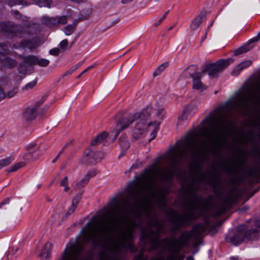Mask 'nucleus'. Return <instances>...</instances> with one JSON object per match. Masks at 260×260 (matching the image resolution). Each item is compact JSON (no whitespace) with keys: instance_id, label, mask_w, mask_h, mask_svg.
I'll use <instances>...</instances> for the list:
<instances>
[{"instance_id":"nucleus-1","label":"nucleus","mask_w":260,"mask_h":260,"mask_svg":"<svg viewBox=\"0 0 260 260\" xmlns=\"http://www.w3.org/2000/svg\"><path fill=\"white\" fill-rule=\"evenodd\" d=\"M166 161L169 166L165 171L154 163L145 169L140 181L131 183L125 197L118 201L113 199L101 218L108 219L100 227L87 222L80 232L83 243L91 242L93 248L100 247L109 252L113 257L107 260H120L121 249L128 248L132 252L135 251L133 234L139 227L141 247L135 260H145L144 252L158 248L159 233L164 230V222L154 211L153 201L156 199L161 210L166 206L161 182L179 173L182 175L186 194L184 204L187 211L182 214L170 211L171 231L175 233L197 218V142H177L166 155Z\"/></svg>"},{"instance_id":"nucleus-2","label":"nucleus","mask_w":260,"mask_h":260,"mask_svg":"<svg viewBox=\"0 0 260 260\" xmlns=\"http://www.w3.org/2000/svg\"><path fill=\"white\" fill-rule=\"evenodd\" d=\"M149 115L150 113L148 110H143L140 112L129 113L123 116L117 122L114 129L116 132V135L118 136L122 131L127 128L134 122L136 121L133 133V140L136 141L142 138L146 134L147 128L152 125H154V128L151 134L152 138L149 140V141H150L155 137L159 123L148 122L147 120Z\"/></svg>"},{"instance_id":"nucleus-3","label":"nucleus","mask_w":260,"mask_h":260,"mask_svg":"<svg viewBox=\"0 0 260 260\" xmlns=\"http://www.w3.org/2000/svg\"><path fill=\"white\" fill-rule=\"evenodd\" d=\"M208 224L207 223L206 226L202 224H196L192 230L183 231L178 238H173L170 240L164 239L165 249L169 253V255L167 257L163 256L152 260H183L184 257L179 253V251L188 244L190 238H193L197 240L206 231Z\"/></svg>"},{"instance_id":"nucleus-4","label":"nucleus","mask_w":260,"mask_h":260,"mask_svg":"<svg viewBox=\"0 0 260 260\" xmlns=\"http://www.w3.org/2000/svg\"><path fill=\"white\" fill-rule=\"evenodd\" d=\"M234 60L233 58H230L226 59H220L214 63L207 64L202 69V73L203 74L207 73L209 76L215 78L233 62Z\"/></svg>"},{"instance_id":"nucleus-5","label":"nucleus","mask_w":260,"mask_h":260,"mask_svg":"<svg viewBox=\"0 0 260 260\" xmlns=\"http://www.w3.org/2000/svg\"><path fill=\"white\" fill-rule=\"evenodd\" d=\"M104 157V153L101 151H94L88 149L84 152V155L80 159L82 164L86 165L94 164L101 160Z\"/></svg>"},{"instance_id":"nucleus-6","label":"nucleus","mask_w":260,"mask_h":260,"mask_svg":"<svg viewBox=\"0 0 260 260\" xmlns=\"http://www.w3.org/2000/svg\"><path fill=\"white\" fill-rule=\"evenodd\" d=\"M248 228L246 225H241L237 228V232L232 237L226 238V240L232 243L233 245L237 246L242 243L244 240L243 231Z\"/></svg>"},{"instance_id":"nucleus-7","label":"nucleus","mask_w":260,"mask_h":260,"mask_svg":"<svg viewBox=\"0 0 260 260\" xmlns=\"http://www.w3.org/2000/svg\"><path fill=\"white\" fill-rule=\"evenodd\" d=\"M118 135H116V132L113 129L110 133L103 132L97 136V137L101 143H103V145H107L110 143L113 142L117 137Z\"/></svg>"},{"instance_id":"nucleus-8","label":"nucleus","mask_w":260,"mask_h":260,"mask_svg":"<svg viewBox=\"0 0 260 260\" xmlns=\"http://www.w3.org/2000/svg\"><path fill=\"white\" fill-rule=\"evenodd\" d=\"M203 74V73L201 72V73L198 72L190 74V77L193 79V89L203 91L207 88V87L203 85L201 80Z\"/></svg>"},{"instance_id":"nucleus-9","label":"nucleus","mask_w":260,"mask_h":260,"mask_svg":"<svg viewBox=\"0 0 260 260\" xmlns=\"http://www.w3.org/2000/svg\"><path fill=\"white\" fill-rule=\"evenodd\" d=\"M83 193V190L80 191L73 199L71 207L69 209L68 212L66 213L65 215L63 217L62 219L63 220L66 219L68 217V216H69L70 214H71L74 212V211H75V210L77 208V205L79 204V203L81 200V197H82Z\"/></svg>"},{"instance_id":"nucleus-10","label":"nucleus","mask_w":260,"mask_h":260,"mask_svg":"<svg viewBox=\"0 0 260 260\" xmlns=\"http://www.w3.org/2000/svg\"><path fill=\"white\" fill-rule=\"evenodd\" d=\"M38 111L32 107H28L24 109L22 112L23 118L26 121L35 119L37 116Z\"/></svg>"},{"instance_id":"nucleus-11","label":"nucleus","mask_w":260,"mask_h":260,"mask_svg":"<svg viewBox=\"0 0 260 260\" xmlns=\"http://www.w3.org/2000/svg\"><path fill=\"white\" fill-rule=\"evenodd\" d=\"M38 44L36 42L23 40L21 41L19 45L14 44L13 48L17 49L19 48L27 47L29 49H34L38 47Z\"/></svg>"},{"instance_id":"nucleus-12","label":"nucleus","mask_w":260,"mask_h":260,"mask_svg":"<svg viewBox=\"0 0 260 260\" xmlns=\"http://www.w3.org/2000/svg\"><path fill=\"white\" fill-rule=\"evenodd\" d=\"M259 236V231L256 229H250L244 234V238H246L249 240H256L258 239Z\"/></svg>"},{"instance_id":"nucleus-13","label":"nucleus","mask_w":260,"mask_h":260,"mask_svg":"<svg viewBox=\"0 0 260 260\" xmlns=\"http://www.w3.org/2000/svg\"><path fill=\"white\" fill-rule=\"evenodd\" d=\"M3 65L9 69H13L15 68L17 62L15 59L10 57H6L3 59L2 62Z\"/></svg>"},{"instance_id":"nucleus-14","label":"nucleus","mask_w":260,"mask_h":260,"mask_svg":"<svg viewBox=\"0 0 260 260\" xmlns=\"http://www.w3.org/2000/svg\"><path fill=\"white\" fill-rule=\"evenodd\" d=\"M19 57L23 59L24 61L30 64H37L38 57L34 55H28L24 56L22 55H19Z\"/></svg>"},{"instance_id":"nucleus-15","label":"nucleus","mask_w":260,"mask_h":260,"mask_svg":"<svg viewBox=\"0 0 260 260\" xmlns=\"http://www.w3.org/2000/svg\"><path fill=\"white\" fill-rule=\"evenodd\" d=\"M239 167L237 166L236 163H234L231 166L225 165L224 168L225 173L229 175H234L236 171H239Z\"/></svg>"},{"instance_id":"nucleus-16","label":"nucleus","mask_w":260,"mask_h":260,"mask_svg":"<svg viewBox=\"0 0 260 260\" xmlns=\"http://www.w3.org/2000/svg\"><path fill=\"white\" fill-rule=\"evenodd\" d=\"M10 198H5L0 204V209L4 211H9L12 207Z\"/></svg>"},{"instance_id":"nucleus-17","label":"nucleus","mask_w":260,"mask_h":260,"mask_svg":"<svg viewBox=\"0 0 260 260\" xmlns=\"http://www.w3.org/2000/svg\"><path fill=\"white\" fill-rule=\"evenodd\" d=\"M15 26L11 25L9 23L2 22L0 23V28L1 30L5 32H13L15 30Z\"/></svg>"},{"instance_id":"nucleus-18","label":"nucleus","mask_w":260,"mask_h":260,"mask_svg":"<svg viewBox=\"0 0 260 260\" xmlns=\"http://www.w3.org/2000/svg\"><path fill=\"white\" fill-rule=\"evenodd\" d=\"M41 21L43 24H45L48 26H56L55 17L44 16L42 18Z\"/></svg>"},{"instance_id":"nucleus-19","label":"nucleus","mask_w":260,"mask_h":260,"mask_svg":"<svg viewBox=\"0 0 260 260\" xmlns=\"http://www.w3.org/2000/svg\"><path fill=\"white\" fill-rule=\"evenodd\" d=\"M18 91V89L17 87H13L9 90L5 89L4 90V99L11 98L17 94Z\"/></svg>"},{"instance_id":"nucleus-20","label":"nucleus","mask_w":260,"mask_h":260,"mask_svg":"<svg viewBox=\"0 0 260 260\" xmlns=\"http://www.w3.org/2000/svg\"><path fill=\"white\" fill-rule=\"evenodd\" d=\"M119 143L120 147L123 150H127L129 147V143L127 138L125 136H121L119 139Z\"/></svg>"},{"instance_id":"nucleus-21","label":"nucleus","mask_w":260,"mask_h":260,"mask_svg":"<svg viewBox=\"0 0 260 260\" xmlns=\"http://www.w3.org/2000/svg\"><path fill=\"white\" fill-rule=\"evenodd\" d=\"M202 21V16L201 15H198L196 18H195L192 21L190 27L192 30H196L197 29L200 24H201Z\"/></svg>"},{"instance_id":"nucleus-22","label":"nucleus","mask_w":260,"mask_h":260,"mask_svg":"<svg viewBox=\"0 0 260 260\" xmlns=\"http://www.w3.org/2000/svg\"><path fill=\"white\" fill-rule=\"evenodd\" d=\"M251 49V48L248 47V44H245L236 50H234V54L235 56H238L241 54L245 53Z\"/></svg>"},{"instance_id":"nucleus-23","label":"nucleus","mask_w":260,"mask_h":260,"mask_svg":"<svg viewBox=\"0 0 260 260\" xmlns=\"http://www.w3.org/2000/svg\"><path fill=\"white\" fill-rule=\"evenodd\" d=\"M60 186L64 188V191L68 192L71 190L70 187L69 186V179L67 176H65L60 182Z\"/></svg>"},{"instance_id":"nucleus-24","label":"nucleus","mask_w":260,"mask_h":260,"mask_svg":"<svg viewBox=\"0 0 260 260\" xmlns=\"http://www.w3.org/2000/svg\"><path fill=\"white\" fill-rule=\"evenodd\" d=\"M36 4L39 6L50 7V5L52 3L51 0H32Z\"/></svg>"},{"instance_id":"nucleus-25","label":"nucleus","mask_w":260,"mask_h":260,"mask_svg":"<svg viewBox=\"0 0 260 260\" xmlns=\"http://www.w3.org/2000/svg\"><path fill=\"white\" fill-rule=\"evenodd\" d=\"M168 66V62H165L159 66H158L156 70L153 72V76L154 77H155L160 74Z\"/></svg>"},{"instance_id":"nucleus-26","label":"nucleus","mask_w":260,"mask_h":260,"mask_svg":"<svg viewBox=\"0 0 260 260\" xmlns=\"http://www.w3.org/2000/svg\"><path fill=\"white\" fill-rule=\"evenodd\" d=\"M189 107H186L184 110L183 111L182 114L178 117V122L181 123L183 121L187 120V116L189 113Z\"/></svg>"},{"instance_id":"nucleus-27","label":"nucleus","mask_w":260,"mask_h":260,"mask_svg":"<svg viewBox=\"0 0 260 260\" xmlns=\"http://www.w3.org/2000/svg\"><path fill=\"white\" fill-rule=\"evenodd\" d=\"M56 26L60 24H65L67 23V17L66 16L55 17Z\"/></svg>"},{"instance_id":"nucleus-28","label":"nucleus","mask_w":260,"mask_h":260,"mask_svg":"<svg viewBox=\"0 0 260 260\" xmlns=\"http://www.w3.org/2000/svg\"><path fill=\"white\" fill-rule=\"evenodd\" d=\"M0 47L3 48V51H0V63L2 62V57H4L10 54V50L6 48V46L3 44H1Z\"/></svg>"},{"instance_id":"nucleus-29","label":"nucleus","mask_w":260,"mask_h":260,"mask_svg":"<svg viewBox=\"0 0 260 260\" xmlns=\"http://www.w3.org/2000/svg\"><path fill=\"white\" fill-rule=\"evenodd\" d=\"M47 96L44 95L41 97V98L38 100L34 106H32L37 111L40 108L41 106L44 103L47 99Z\"/></svg>"},{"instance_id":"nucleus-30","label":"nucleus","mask_w":260,"mask_h":260,"mask_svg":"<svg viewBox=\"0 0 260 260\" xmlns=\"http://www.w3.org/2000/svg\"><path fill=\"white\" fill-rule=\"evenodd\" d=\"M26 165V162L24 161H21L16 163L10 170H7L8 172H12L14 171H16L19 169L20 168L25 166Z\"/></svg>"},{"instance_id":"nucleus-31","label":"nucleus","mask_w":260,"mask_h":260,"mask_svg":"<svg viewBox=\"0 0 260 260\" xmlns=\"http://www.w3.org/2000/svg\"><path fill=\"white\" fill-rule=\"evenodd\" d=\"M96 175V172L95 170H90L84 176V178L89 182L90 178L94 177Z\"/></svg>"},{"instance_id":"nucleus-32","label":"nucleus","mask_w":260,"mask_h":260,"mask_svg":"<svg viewBox=\"0 0 260 260\" xmlns=\"http://www.w3.org/2000/svg\"><path fill=\"white\" fill-rule=\"evenodd\" d=\"M13 159L12 157H8L5 159H1L0 160V165L2 168L6 167L11 164Z\"/></svg>"},{"instance_id":"nucleus-33","label":"nucleus","mask_w":260,"mask_h":260,"mask_svg":"<svg viewBox=\"0 0 260 260\" xmlns=\"http://www.w3.org/2000/svg\"><path fill=\"white\" fill-rule=\"evenodd\" d=\"M16 5H22L23 6H26L27 2L24 0H10L9 2V5L13 6Z\"/></svg>"},{"instance_id":"nucleus-34","label":"nucleus","mask_w":260,"mask_h":260,"mask_svg":"<svg viewBox=\"0 0 260 260\" xmlns=\"http://www.w3.org/2000/svg\"><path fill=\"white\" fill-rule=\"evenodd\" d=\"M75 27L72 25H68L64 28V32L66 35H71L75 30Z\"/></svg>"},{"instance_id":"nucleus-35","label":"nucleus","mask_w":260,"mask_h":260,"mask_svg":"<svg viewBox=\"0 0 260 260\" xmlns=\"http://www.w3.org/2000/svg\"><path fill=\"white\" fill-rule=\"evenodd\" d=\"M88 183V182L84 178H83L81 180L76 183V187L78 189H80L85 187Z\"/></svg>"},{"instance_id":"nucleus-36","label":"nucleus","mask_w":260,"mask_h":260,"mask_svg":"<svg viewBox=\"0 0 260 260\" xmlns=\"http://www.w3.org/2000/svg\"><path fill=\"white\" fill-rule=\"evenodd\" d=\"M49 63V61L47 59L44 58L39 59L38 58L37 64H38L41 67H46L48 65Z\"/></svg>"},{"instance_id":"nucleus-37","label":"nucleus","mask_w":260,"mask_h":260,"mask_svg":"<svg viewBox=\"0 0 260 260\" xmlns=\"http://www.w3.org/2000/svg\"><path fill=\"white\" fill-rule=\"evenodd\" d=\"M251 64L252 61L250 60H247L241 62L238 66H240L239 67L243 70L244 69L249 67Z\"/></svg>"},{"instance_id":"nucleus-38","label":"nucleus","mask_w":260,"mask_h":260,"mask_svg":"<svg viewBox=\"0 0 260 260\" xmlns=\"http://www.w3.org/2000/svg\"><path fill=\"white\" fill-rule=\"evenodd\" d=\"M50 254V250H47L46 252H42L40 254V256L42 258V260H49Z\"/></svg>"},{"instance_id":"nucleus-39","label":"nucleus","mask_w":260,"mask_h":260,"mask_svg":"<svg viewBox=\"0 0 260 260\" xmlns=\"http://www.w3.org/2000/svg\"><path fill=\"white\" fill-rule=\"evenodd\" d=\"M36 81H32L27 83L22 88V90H25L32 88L36 85Z\"/></svg>"},{"instance_id":"nucleus-40","label":"nucleus","mask_w":260,"mask_h":260,"mask_svg":"<svg viewBox=\"0 0 260 260\" xmlns=\"http://www.w3.org/2000/svg\"><path fill=\"white\" fill-rule=\"evenodd\" d=\"M68 46V40L65 39L62 40L59 44V47L61 49L64 50H66Z\"/></svg>"},{"instance_id":"nucleus-41","label":"nucleus","mask_w":260,"mask_h":260,"mask_svg":"<svg viewBox=\"0 0 260 260\" xmlns=\"http://www.w3.org/2000/svg\"><path fill=\"white\" fill-rule=\"evenodd\" d=\"M60 53V49L58 48H54L52 49H51L49 51V53L51 55H54V56H57Z\"/></svg>"},{"instance_id":"nucleus-42","label":"nucleus","mask_w":260,"mask_h":260,"mask_svg":"<svg viewBox=\"0 0 260 260\" xmlns=\"http://www.w3.org/2000/svg\"><path fill=\"white\" fill-rule=\"evenodd\" d=\"M238 65L233 70L232 74L234 76L238 75L242 70L239 67Z\"/></svg>"},{"instance_id":"nucleus-43","label":"nucleus","mask_w":260,"mask_h":260,"mask_svg":"<svg viewBox=\"0 0 260 260\" xmlns=\"http://www.w3.org/2000/svg\"><path fill=\"white\" fill-rule=\"evenodd\" d=\"M99 143H101L100 142V141L99 140V139L96 136L94 139H93V140H92L91 141L90 146H95Z\"/></svg>"},{"instance_id":"nucleus-44","label":"nucleus","mask_w":260,"mask_h":260,"mask_svg":"<svg viewBox=\"0 0 260 260\" xmlns=\"http://www.w3.org/2000/svg\"><path fill=\"white\" fill-rule=\"evenodd\" d=\"M25 160L29 161L31 160H35L36 158H34L32 157V154L31 153H28L25 156Z\"/></svg>"},{"instance_id":"nucleus-45","label":"nucleus","mask_w":260,"mask_h":260,"mask_svg":"<svg viewBox=\"0 0 260 260\" xmlns=\"http://www.w3.org/2000/svg\"><path fill=\"white\" fill-rule=\"evenodd\" d=\"M259 39H260V31H259V32L257 36L255 38L251 39L248 41V44L252 43L254 42H257L259 40Z\"/></svg>"},{"instance_id":"nucleus-46","label":"nucleus","mask_w":260,"mask_h":260,"mask_svg":"<svg viewBox=\"0 0 260 260\" xmlns=\"http://www.w3.org/2000/svg\"><path fill=\"white\" fill-rule=\"evenodd\" d=\"M164 109L163 108H159L157 110V114L158 116H161L163 114Z\"/></svg>"},{"instance_id":"nucleus-47","label":"nucleus","mask_w":260,"mask_h":260,"mask_svg":"<svg viewBox=\"0 0 260 260\" xmlns=\"http://www.w3.org/2000/svg\"><path fill=\"white\" fill-rule=\"evenodd\" d=\"M4 99V90L0 86V101Z\"/></svg>"},{"instance_id":"nucleus-48","label":"nucleus","mask_w":260,"mask_h":260,"mask_svg":"<svg viewBox=\"0 0 260 260\" xmlns=\"http://www.w3.org/2000/svg\"><path fill=\"white\" fill-rule=\"evenodd\" d=\"M169 13V11L166 12L165 14L162 16V17L159 19V20L158 22V24H160L162 20L166 18L167 15Z\"/></svg>"},{"instance_id":"nucleus-49","label":"nucleus","mask_w":260,"mask_h":260,"mask_svg":"<svg viewBox=\"0 0 260 260\" xmlns=\"http://www.w3.org/2000/svg\"><path fill=\"white\" fill-rule=\"evenodd\" d=\"M83 63V61H81L80 62H78L76 65L75 66V68L73 69V71H75L77 70L79 67L81 66Z\"/></svg>"},{"instance_id":"nucleus-50","label":"nucleus","mask_w":260,"mask_h":260,"mask_svg":"<svg viewBox=\"0 0 260 260\" xmlns=\"http://www.w3.org/2000/svg\"><path fill=\"white\" fill-rule=\"evenodd\" d=\"M254 225L255 226L260 228V219L256 220L254 221Z\"/></svg>"},{"instance_id":"nucleus-51","label":"nucleus","mask_w":260,"mask_h":260,"mask_svg":"<svg viewBox=\"0 0 260 260\" xmlns=\"http://www.w3.org/2000/svg\"><path fill=\"white\" fill-rule=\"evenodd\" d=\"M199 250V248L197 246H196L195 249L192 251V254H194L195 253L198 252Z\"/></svg>"},{"instance_id":"nucleus-52","label":"nucleus","mask_w":260,"mask_h":260,"mask_svg":"<svg viewBox=\"0 0 260 260\" xmlns=\"http://www.w3.org/2000/svg\"><path fill=\"white\" fill-rule=\"evenodd\" d=\"M52 246V244L51 243H47L45 245V248H50Z\"/></svg>"},{"instance_id":"nucleus-53","label":"nucleus","mask_w":260,"mask_h":260,"mask_svg":"<svg viewBox=\"0 0 260 260\" xmlns=\"http://www.w3.org/2000/svg\"><path fill=\"white\" fill-rule=\"evenodd\" d=\"M186 260H194V259L192 256H189L186 258Z\"/></svg>"},{"instance_id":"nucleus-54","label":"nucleus","mask_w":260,"mask_h":260,"mask_svg":"<svg viewBox=\"0 0 260 260\" xmlns=\"http://www.w3.org/2000/svg\"><path fill=\"white\" fill-rule=\"evenodd\" d=\"M89 70V68H86L85 70H84L82 73L81 74H83L85 73H86L88 70Z\"/></svg>"},{"instance_id":"nucleus-55","label":"nucleus","mask_w":260,"mask_h":260,"mask_svg":"<svg viewBox=\"0 0 260 260\" xmlns=\"http://www.w3.org/2000/svg\"><path fill=\"white\" fill-rule=\"evenodd\" d=\"M35 144H30L28 146V148H32L34 147H35Z\"/></svg>"},{"instance_id":"nucleus-56","label":"nucleus","mask_w":260,"mask_h":260,"mask_svg":"<svg viewBox=\"0 0 260 260\" xmlns=\"http://www.w3.org/2000/svg\"><path fill=\"white\" fill-rule=\"evenodd\" d=\"M206 35H207V34H205L204 36L203 37V38L201 40V42H202L203 41V40H204L206 38Z\"/></svg>"},{"instance_id":"nucleus-57","label":"nucleus","mask_w":260,"mask_h":260,"mask_svg":"<svg viewBox=\"0 0 260 260\" xmlns=\"http://www.w3.org/2000/svg\"><path fill=\"white\" fill-rule=\"evenodd\" d=\"M231 260H238L237 258L233 257L231 258Z\"/></svg>"},{"instance_id":"nucleus-58","label":"nucleus","mask_w":260,"mask_h":260,"mask_svg":"<svg viewBox=\"0 0 260 260\" xmlns=\"http://www.w3.org/2000/svg\"><path fill=\"white\" fill-rule=\"evenodd\" d=\"M232 16L230 17V18H229V19H228V21H230L232 19Z\"/></svg>"},{"instance_id":"nucleus-59","label":"nucleus","mask_w":260,"mask_h":260,"mask_svg":"<svg viewBox=\"0 0 260 260\" xmlns=\"http://www.w3.org/2000/svg\"><path fill=\"white\" fill-rule=\"evenodd\" d=\"M254 192H253V193H251V194H250V197H249V198H250V197H252V196L254 194Z\"/></svg>"},{"instance_id":"nucleus-60","label":"nucleus","mask_w":260,"mask_h":260,"mask_svg":"<svg viewBox=\"0 0 260 260\" xmlns=\"http://www.w3.org/2000/svg\"><path fill=\"white\" fill-rule=\"evenodd\" d=\"M93 67V66H91L88 67V68H89V69H90Z\"/></svg>"},{"instance_id":"nucleus-61","label":"nucleus","mask_w":260,"mask_h":260,"mask_svg":"<svg viewBox=\"0 0 260 260\" xmlns=\"http://www.w3.org/2000/svg\"><path fill=\"white\" fill-rule=\"evenodd\" d=\"M82 75V74H81L80 75H79V76H78V78H80V77L81 76V75Z\"/></svg>"},{"instance_id":"nucleus-62","label":"nucleus","mask_w":260,"mask_h":260,"mask_svg":"<svg viewBox=\"0 0 260 260\" xmlns=\"http://www.w3.org/2000/svg\"><path fill=\"white\" fill-rule=\"evenodd\" d=\"M18 13V12H17L16 13H15V14H17Z\"/></svg>"},{"instance_id":"nucleus-63","label":"nucleus","mask_w":260,"mask_h":260,"mask_svg":"<svg viewBox=\"0 0 260 260\" xmlns=\"http://www.w3.org/2000/svg\"><path fill=\"white\" fill-rule=\"evenodd\" d=\"M18 13V12H17L16 13H15V14H17Z\"/></svg>"},{"instance_id":"nucleus-64","label":"nucleus","mask_w":260,"mask_h":260,"mask_svg":"<svg viewBox=\"0 0 260 260\" xmlns=\"http://www.w3.org/2000/svg\"><path fill=\"white\" fill-rule=\"evenodd\" d=\"M211 123H212V121H210V124H211Z\"/></svg>"}]
</instances>
